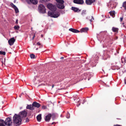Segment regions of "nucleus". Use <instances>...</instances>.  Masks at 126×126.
<instances>
[{"instance_id": "nucleus-22", "label": "nucleus", "mask_w": 126, "mask_h": 126, "mask_svg": "<svg viewBox=\"0 0 126 126\" xmlns=\"http://www.w3.org/2000/svg\"><path fill=\"white\" fill-rule=\"evenodd\" d=\"M111 69L113 70H118L120 69V67L114 65L112 66Z\"/></svg>"}, {"instance_id": "nucleus-33", "label": "nucleus", "mask_w": 126, "mask_h": 126, "mask_svg": "<svg viewBox=\"0 0 126 126\" xmlns=\"http://www.w3.org/2000/svg\"><path fill=\"white\" fill-rule=\"evenodd\" d=\"M0 54H2L3 55H5L6 54V53L5 51H0Z\"/></svg>"}, {"instance_id": "nucleus-44", "label": "nucleus", "mask_w": 126, "mask_h": 126, "mask_svg": "<svg viewBox=\"0 0 126 126\" xmlns=\"http://www.w3.org/2000/svg\"><path fill=\"white\" fill-rule=\"evenodd\" d=\"M18 20L17 19L16 20V23L17 24L18 23Z\"/></svg>"}, {"instance_id": "nucleus-41", "label": "nucleus", "mask_w": 126, "mask_h": 126, "mask_svg": "<svg viewBox=\"0 0 126 126\" xmlns=\"http://www.w3.org/2000/svg\"><path fill=\"white\" fill-rule=\"evenodd\" d=\"M123 17H121L120 18V21L121 22H122V21L123 19Z\"/></svg>"}, {"instance_id": "nucleus-19", "label": "nucleus", "mask_w": 126, "mask_h": 126, "mask_svg": "<svg viewBox=\"0 0 126 126\" xmlns=\"http://www.w3.org/2000/svg\"><path fill=\"white\" fill-rule=\"evenodd\" d=\"M71 9L72 10L74 11L75 12H79L80 11V10L78 8L74 7H72Z\"/></svg>"}, {"instance_id": "nucleus-60", "label": "nucleus", "mask_w": 126, "mask_h": 126, "mask_svg": "<svg viewBox=\"0 0 126 126\" xmlns=\"http://www.w3.org/2000/svg\"><path fill=\"white\" fill-rule=\"evenodd\" d=\"M3 103H4V102H2L3 104Z\"/></svg>"}, {"instance_id": "nucleus-10", "label": "nucleus", "mask_w": 126, "mask_h": 126, "mask_svg": "<svg viewBox=\"0 0 126 126\" xmlns=\"http://www.w3.org/2000/svg\"><path fill=\"white\" fill-rule=\"evenodd\" d=\"M73 2L75 3L80 5L83 4L84 3L83 0H74Z\"/></svg>"}, {"instance_id": "nucleus-16", "label": "nucleus", "mask_w": 126, "mask_h": 126, "mask_svg": "<svg viewBox=\"0 0 126 126\" xmlns=\"http://www.w3.org/2000/svg\"><path fill=\"white\" fill-rule=\"evenodd\" d=\"M53 7L54 9H55L56 8V6L51 4H48L47 5V8L50 10H51V9H52L51 8V7Z\"/></svg>"}, {"instance_id": "nucleus-8", "label": "nucleus", "mask_w": 126, "mask_h": 126, "mask_svg": "<svg viewBox=\"0 0 126 126\" xmlns=\"http://www.w3.org/2000/svg\"><path fill=\"white\" fill-rule=\"evenodd\" d=\"M27 114V113L26 111H22L20 112L19 115H18L21 118H23L26 116Z\"/></svg>"}, {"instance_id": "nucleus-35", "label": "nucleus", "mask_w": 126, "mask_h": 126, "mask_svg": "<svg viewBox=\"0 0 126 126\" xmlns=\"http://www.w3.org/2000/svg\"><path fill=\"white\" fill-rule=\"evenodd\" d=\"M48 103L50 105L51 107H52L54 105L53 103L50 102H49Z\"/></svg>"}, {"instance_id": "nucleus-24", "label": "nucleus", "mask_w": 126, "mask_h": 126, "mask_svg": "<svg viewBox=\"0 0 126 126\" xmlns=\"http://www.w3.org/2000/svg\"><path fill=\"white\" fill-rule=\"evenodd\" d=\"M112 30L114 32H117L118 31V29L113 27L112 28Z\"/></svg>"}, {"instance_id": "nucleus-49", "label": "nucleus", "mask_w": 126, "mask_h": 126, "mask_svg": "<svg viewBox=\"0 0 126 126\" xmlns=\"http://www.w3.org/2000/svg\"><path fill=\"white\" fill-rule=\"evenodd\" d=\"M54 85H52V88H53L54 87Z\"/></svg>"}, {"instance_id": "nucleus-42", "label": "nucleus", "mask_w": 126, "mask_h": 126, "mask_svg": "<svg viewBox=\"0 0 126 126\" xmlns=\"http://www.w3.org/2000/svg\"><path fill=\"white\" fill-rule=\"evenodd\" d=\"M85 102V99H84L82 101V104H84V103Z\"/></svg>"}, {"instance_id": "nucleus-56", "label": "nucleus", "mask_w": 126, "mask_h": 126, "mask_svg": "<svg viewBox=\"0 0 126 126\" xmlns=\"http://www.w3.org/2000/svg\"><path fill=\"white\" fill-rule=\"evenodd\" d=\"M38 49V48H36V50H37Z\"/></svg>"}, {"instance_id": "nucleus-51", "label": "nucleus", "mask_w": 126, "mask_h": 126, "mask_svg": "<svg viewBox=\"0 0 126 126\" xmlns=\"http://www.w3.org/2000/svg\"><path fill=\"white\" fill-rule=\"evenodd\" d=\"M21 95H24V94L22 93H21Z\"/></svg>"}, {"instance_id": "nucleus-1", "label": "nucleus", "mask_w": 126, "mask_h": 126, "mask_svg": "<svg viewBox=\"0 0 126 126\" xmlns=\"http://www.w3.org/2000/svg\"><path fill=\"white\" fill-rule=\"evenodd\" d=\"M111 37V36H109L105 40V43L103 45V47H106L108 49H112L111 45L113 43V40L112 38H110Z\"/></svg>"}, {"instance_id": "nucleus-6", "label": "nucleus", "mask_w": 126, "mask_h": 126, "mask_svg": "<svg viewBox=\"0 0 126 126\" xmlns=\"http://www.w3.org/2000/svg\"><path fill=\"white\" fill-rule=\"evenodd\" d=\"M39 12L42 14H44L46 12V9L45 6L42 4H40L38 7Z\"/></svg>"}, {"instance_id": "nucleus-37", "label": "nucleus", "mask_w": 126, "mask_h": 126, "mask_svg": "<svg viewBox=\"0 0 126 126\" xmlns=\"http://www.w3.org/2000/svg\"><path fill=\"white\" fill-rule=\"evenodd\" d=\"M121 71H122V73H124V72H125V70H124V71H122V70L121 69V70H120V72H121Z\"/></svg>"}, {"instance_id": "nucleus-55", "label": "nucleus", "mask_w": 126, "mask_h": 126, "mask_svg": "<svg viewBox=\"0 0 126 126\" xmlns=\"http://www.w3.org/2000/svg\"><path fill=\"white\" fill-rule=\"evenodd\" d=\"M22 108V107H20V110H21Z\"/></svg>"}, {"instance_id": "nucleus-30", "label": "nucleus", "mask_w": 126, "mask_h": 126, "mask_svg": "<svg viewBox=\"0 0 126 126\" xmlns=\"http://www.w3.org/2000/svg\"><path fill=\"white\" fill-rule=\"evenodd\" d=\"M122 6L126 10V1L123 3Z\"/></svg>"}, {"instance_id": "nucleus-2", "label": "nucleus", "mask_w": 126, "mask_h": 126, "mask_svg": "<svg viewBox=\"0 0 126 126\" xmlns=\"http://www.w3.org/2000/svg\"><path fill=\"white\" fill-rule=\"evenodd\" d=\"M41 106V104L39 103L34 101L32 103V104H27L26 108L31 110H33L39 108Z\"/></svg>"}, {"instance_id": "nucleus-53", "label": "nucleus", "mask_w": 126, "mask_h": 126, "mask_svg": "<svg viewBox=\"0 0 126 126\" xmlns=\"http://www.w3.org/2000/svg\"><path fill=\"white\" fill-rule=\"evenodd\" d=\"M22 95L20 94L19 95V97H21V96Z\"/></svg>"}, {"instance_id": "nucleus-54", "label": "nucleus", "mask_w": 126, "mask_h": 126, "mask_svg": "<svg viewBox=\"0 0 126 126\" xmlns=\"http://www.w3.org/2000/svg\"><path fill=\"white\" fill-rule=\"evenodd\" d=\"M106 86L107 87H109V85H106Z\"/></svg>"}, {"instance_id": "nucleus-14", "label": "nucleus", "mask_w": 126, "mask_h": 126, "mask_svg": "<svg viewBox=\"0 0 126 126\" xmlns=\"http://www.w3.org/2000/svg\"><path fill=\"white\" fill-rule=\"evenodd\" d=\"M95 0H86L85 2L87 5H91L95 2Z\"/></svg>"}, {"instance_id": "nucleus-59", "label": "nucleus", "mask_w": 126, "mask_h": 126, "mask_svg": "<svg viewBox=\"0 0 126 126\" xmlns=\"http://www.w3.org/2000/svg\"><path fill=\"white\" fill-rule=\"evenodd\" d=\"M61 117H62V115H61Z\"/></svg>"}, {"instance_id": "nucleus-34", "label": "nucleus", "mask_w": 126, "mask_h": 126, "mask_svg": "<svg viewBox=\"0 0 126 126\" xmlns=\"http://www.w3.org/2000/svg\"><path fill=\"white\" fill-rule=\"evenodd\" d=\"M86 14V11L85 10H83L82 11L81 14L82 15H84Z\"/></svg>"}, {"instance_id": "nucleus-43", "label": "nucleus", "mask_w": 126, "mask_h": 126, "mask_svg": "<svg viewBox=\"0 0 126 126\" xmlns=\"http://www.w3.org/2000/svg\"><path fill=\"white\" fill-rule=\"evenodd\" d=\"M5 107V106H4L2 108V110H4L5 109H4V108Z\"/></svg>"}, {"instance_id": "nucleus-18", "label": "nucleus", "mask_w": 126, "mask_h": 126, "mask_svg": "<svg viewBox=\"0 0 126 126\" xmlns=\"http://www.w3.org/2000/svg\"><path fill=\"white\" fill-rule=\"evenodd\" d=\"M110 57L109 54H107V53H105L103 55V59L104 60H106L108 58Z\"/></svg>"}, {"instance_id": "nucleus-5", "label": "nucleus", "mask_w": 126, "mask_h": 126, "mask_svg": "<svg viewBox=\"0 0 126 126\" xmlns=\"http://www.w3.org/2000/svg\"><path fill=\"white\" fill-rule=\"evenodd\" d=\"M57 3L56 4L57 8L60 9H63L64 8L63 4L64 1L63 0H56Z\"/></svg>"}, {"instance_id": "nucleus-47", "label": "nucleus", "mask_w": 126, "mask_h": 126, "mask_svg": "<svg viewBox=\"0 0 126 126\" xmlns=\"http://www.w3.org/2000/svg\"><path fill=\"white\" fill-rule=\"evenodd\" d=\"M41 37H43V35L42 34L41 35Z\"/></svg>"}, {"instance_id": "nucleus-38", "label": "nucleus", "mask_w": 126, "mask_h": 126, "mask_svg": "<svg viewBox=\"0 0 126 126\" xmlns=\"http://www.w3.org/2000/svg\"><path fill=\"white\" fill-rule=\"evenodd\" d=\"M36 45H38L39 46L41 45L40 43L39 42H38L37 43Z\"/></svg>"}, {"instance_id": "nucleus-52", "label": "nucleus", "mask_w": 126, "mask_h": 126, "mask_svg": "<svg viewBox=\"0 0 126 126\" xmlns=\"http://www.w3.org/2000/svg\"><path fill=\"white\" fill-rule=\"evenodd\" d=\"M92 18L93 19V20H94V17L92 16Z\"/></svg>"}, {"instance_id": "nucleus-31", "label": "nucleus", "mask_w": 126, "mask_h": 126, "mask_svg": "<svg viewBox=\"0 0 126 126\" xmlns=\"http://www.w3.org/2000/svg\"><path fill=\"white\" fill-rule=\"evenodd\" d=\"M30 57L32 59H34L35 58V55L33 54H31L30 55Z\"/></svg>"}, {"instance_id": "nucleus-7", "label": "nucleus", "mask_w": 126, "mask_h": 126, "mask_svg": "<svg viewBox=\"0 0 126 126\" xmlns=\"http://www.w3.org/2000/svg\"><path fill=\"white\" fill-rule=\"evenodd\" d=\"M12 119L11 117H7L4 121L5 125L7 126H11L12 123Z\"/></svg>"}, {"instance_id": "nucleus-58", "label": "nucleus", "mask_w": 126, "mask_h": 126, "mask_svg": "<svg viewBox=\"0 0 126 126\" xmlns=\"http://www.w3.org/2000/svg\"><path fill=\"white\" fill-rule=\"evenodd\" d=\"M117 119H120H120H120V118H117Z\"/></svg>"}, {"instance_id": "nucleus-57", "label": "nucleus", "mask_w": 126, "mask_h": 126, "mask_svg": "<svg viewBox=\"0 0 126 126\" xmlns=\"http://www.w3.org/2000/svg\"><path fill=\"white\" fill-rule=\"evenodd\" d=\"M15 2H16V0H14V3H15Z\"/></svg>"}, {"instance_id": "nucleus-26", "label": "nucleus", "mask_w": 126, "mask_h": 126, "mask_svg": "<svg viewBox=\"0 0 126 126\" xmlns=\"http://www.w3.org/2000/svg\"><path fill=\"white\" fill-rule=\"evenodd\" d=\"M110 15L111 16L113 17H114L115 16V11H111L109 13Z\"/></svg>"}, {"instance_id": "nucleus-39", "label": "nucleus", "mask_w": 126, "mask_h": 126, "mask_svg": "<svg viewBox=\"0 0 126 126\" xmlns=\"http://www.w3.org/2000/svg\"><path fill=\"white\" fill-rule=\"evenodd\" d=\"M124 81L125 84H126V77L125 78Z\"/></svg>"}, {"instance_id": "nucleus-3", "label": "nucleus", "mask_w": 126, "mask_h": 126, "mask_svg": "<svg viewBox=\"0 0 126 126\" xmlns=\"http://www.w3.org/2000/svg\"><path fill=\"white\" fill-rule=\"evenodd\" d=\"M14 123L16 126L20 125L21 123L22 120L19 115L15 114L13 117Z\"/></svg>"}, {"instance_id": "nucleus-23", "label": "nucleus", "mask_w": 126, "mask_h": 126, "mask_svg": "<svg viewBox=\"0 0 126 126\" xmlns=\"http://www.w3.org/2000/svg\"><path fill=\"white\" fill-rule=\"evenodd\" d=\"M4 124V121L2 119H0V126H5Z\"/></svg>"}, {"instance_id": "nucleus-13", "label": "nucleus", "mask_w": 126, "mask_h": 126, "mask_svg": "<svg viewBox=\"0 0 126 126\" xmlns=\"http://www.w3.org/2000/svg\"><path fill=\"white\" fill-rule=\"evenodd\" d=\"M51 117L52 118L53 120L57 119L58 117V114L57 113H52V114H51Z\"/></svg>"}, {"instance_id": "nucleus-46", "label": "nucleus", "mask_w": 126, "mask_h": 126, "mask_svg": "<svg viewBox=\"0 0 126 126\" xmlns=\"http://www.w3.org/2000/svg\"><path fill=\"white\" fill-rule=\"evenodd\" d=\"M45 1H46V2H48V1H50V0H44Z\"/></svg>"}, {"instance_id": "nucleus-12", "label": "nucleus", "mask_w": 126, "mask_h": 126, "mask_svg": "<svg viewBox=\"0 0 126 126\" xmlns=\"http://www.w3.org/2000/svg\"><path fill=\"white\" fill-rule=\"evenodd\" d=\"M10 5L14 9L15 12L16 13L19 12V11L16 5H14L12 3H11L10 4Z\"/></svg>"}, {"instance_id": "nucleus-32", "label": "nucleus", "mask_w": 126, "mask_h": 126, "mask_svg": "<svg viewBox=\"0 0 126 126\" xmlns=\"http://www.w3.org/2000/svg\"><path fill=\"white\" fill-rule=\"evenodd\" d=\"M66 117L67 118H69L70 117V114L68 112L66 113Z\"/></svg>"}, {"instance_id": "nucleus-21", "label": "nucleus", "mask_w": 126, "mask_h": 126, "mask_svg": "<svg viewBox=\"0 0 126 126\" xmlns=\"http://www.w3.org/2000/svg\"><path fill=\"white\" fill-rule=\"evenodd\" d=\"M37 121L38 122H40L42 119L41 114H39L36 117Z\"/></svg>"}, {"instance_id": "nucleus-25", "label": "nucleus", "mask_w": 126, "mask_h": 126, "mask_svg": "<svg viewBox=\"0 0 126 126\" xmlns=\"http://www.w3.org/2000/svg\"><path fill=\"white\" fill-rule=\"evenodd\" d=\"M41 109L42 110H48V109L47 108V106L44 105H41Z\"/></svg>"}, {"instance_id": "nucleus-11", "label": "nucleus", "mask_w": 126, "mask_h": 126, "mask_svg": "<svg viewBox=\"0 0 126 126\" xmlns=\"http://www.w3.org/2000/svg\"><path fill=\"white\" fill-rule=\"evenodd\" d=\"M15 41V39L14 37H12L8 41V43L10 46L13 45Z\"/></svg>"}, {"instance_id": "nucleus-50", "label": "nucleus", "mask_w": 126, "mask_h": 126, "mask_svg": "<svg viewBox=\"0 0 126 126\" xmlns=\"http://www.w3.org/2000/svg\"><path fill=\"white\" fill-rule=\"evenodd\" d=\"M54 123H55V122H52V124H51L52 125H53V124H54Z\"/></svg>"}, {"instance_id": "nucleus-28", "label": "nucleus", "mask_w": 126, "mask_h": 126, "mask_svg": "<svg viewBox=\"0 0 126 126\" xmlns=\"http://www.w3.org/2000/svg\"><path fill=\"white\" fill-rule=\"evenodd\" d=\"M114 4H110V6L109 7V8H110V9H112L114 8H115L116 6H114Z\"/></svg>"}, {"instance_id": "nucleus-48", "label": "nucleus", "mask_w": 126, "mask_h": 126, "mask_svg": "<svg viewBox=\"0 0 126 126\" xmlns=\"http://www.w3.org/2000/svg\"><path fill=\"white\" fill-rule=\"evenodd\" d=\"M90 21L91 23L92 21V19H91L90 20Z\"/></svg>"}, {"instance_id": "nucleus-17", "label": "nucleus", "mask_w": 126, "mask_h": 126, "mask_svg": "<svg viewBox=\"0 0 126 126\" xmlns=\"http://www.w3.org/2000/svg\"><path fill=\"white\" fill-rule=\"evenodd\" d=\"M69 30L75 33H78L80 32V31L78 30L72 28L69 29Z\"/></svg>"}, {"instance_id": "nucleus-36", "label": "nucleus", "mask_w": 126, "mask_h": 126, "mask_svg": "<svg viewBox=\"0 0 126 126\" xmlns=\"http://www.w3.org/2000/svg\"><path fill=\"white\" fill-rule=\"evenodd\" d=\"M29 120L28 118H27L26 119V121L25 122L26 123L28 122H29Z\"/></svg>"}, {"instance_id": "nucleus-40", "label": "nucleus", "mask_w": 126, "mask_h": 126, "mask_svg": "<svg viewBox=\"0 0 126 126\" xmlns=\"http://www.w3.org/2000/svg\"><path fill=\"white\" fill-rule=\"evenodd\" d=\"M35 34H33V36L32 37V40H33L34 39V37H35Z\"/></svg>"}, {"instance_id": "nucleus-15", "label": "nucleus", "mask_w": 126, "mask_h": 126, "mask_svg": "<svg viewBox=\"0 0 126 126\" xmlns=\"http://www.w3.org/2000/svg\"><path fill=\"white\" fill-rule=\"evenodd\" d=\"M27 1L28 3H30V2L34 5L37 4L38 3L37 0H27Z\"/></svg>"}, {"instance_id": "nucleus-27", "label": "nucleus", "mask_w": 126, "mask_h": 126, "mask_svg": "<svg viewBox=\"0 0 126 126\" xmlns=\"http://www.w3.org/2000/svg\"><path fill=\"white\" fill-rule=\"evenodd\" d=\"M74 101H76V102H77V105L78 107L80 104V102L79 99H78L77 100L75 99Z\"/></svg>"}, {"instance_id": "nucleus-4", "label": "nucleus", "mask_w": 126, "mask_h": 126, "mask_svg": "<svg viewBox=\"0 0 126 126\" xmlns=\"http://www.w3.org/2000/svg\"><path fill=\"white\" fill-rule=\"evenodd\" d=\"M53 7H51V8L52 9H51V11H52V12H51L49 11H48V15L50 16V17H53L54 18H56L58 17L60 15L59 13V12L55 13V12L57 8L56 7V8L55 9H54Z\"/></svg>"}, {"instance_id": "nucleus-45", "label": "nucleus", "mask_w": 126, "mask_h": 126, "mask_svg": "<svg viewBox=\"0 0 126 126\" xmlns=\"http://www.w3.org/2000/svg\"><path fill=\"white\" fill-rule=\"evenodd\" d=\"M64 59V57H62L60 58V59L61 60L63 59Z\"/></svg>"}, {"instance_id": "nucleus-20", "label": "nucleus", "mask_w": 126, "mask_h": 126, "mask_svg": "<svg viewBox=\"0 0 126 126\" xmlns=\"http://www.w3.org/2000/svg\"><path fill=\"white\" fill-rule=\"evenodd\" d=\"M89 30V29L88 28L85 27L84 28H82L81 29L80 31L81 32H86Z\"/></svg>"}, {"instance_id": "nucleus-9", "label": "nucleus", "mask_w": 126, "mask_h": 126, "mask_svg": "<svg viewBox=\"0 0 126 126\" xmlns=\"http://www.w3.org/2000/svg\"><path fill=\"white\" fill-rule=\"evenodd\" d=\"M51 114L48 113L45 116L44 118L45 121L47 122H49L51 119Z\"/></svg>"}, {"instance_id": "nucleus-29", "label": "nucleus", "mask_w": 126, "mask_h": 126, "mask_svg": "<svg viewBox=\"0 0 126 126\" xmlns=\"http://www.w3.org/2000/svg\"><path fill=\"white\" fill-rule=\"evenodd\" d=\"M14 28L16 30H18L20 29V27L19 26L17 25L15 26Z\"/></svg>"}, {"instance_id": "nucleus-61", "label": "nucleus", "mask_w": 126, "mask_h": 126, "mask_svg": "<svg viewBox=\"0 0 126 126\" xmlns=\"http://www.w3.org/2000/svg\"><path fill=\"white\" fill-rule=\"evenodd\" d=\"M108 50H109V49H108ZM109 51H110V50H109Z\"/></svg>"}]
</instances>
